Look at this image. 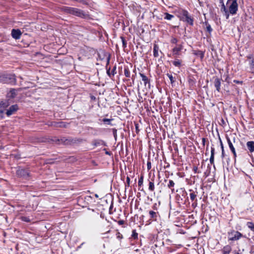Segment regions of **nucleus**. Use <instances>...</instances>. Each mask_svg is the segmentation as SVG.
Listing matches in <instances>:
<instances>
[{"label": "nucleus", "instance_id": "obj_44", "mask_svg": "<svg viewBox=\"0 0 254 254\" xmlns=\"http://www.w3.org/2000/svg\"><path fill=\"white\" fill-rule=\"evenodd\" d=\"M127 180H129L128 177L127 178Z\"/></svg>", "mask_w": 254, "mask_h": 254}, {"label": "nucleus", "instance_id": "obj_5", "mask_svg": "<svg viewBox=\"0 0 254 254\" xmlns=\"http://www.w3.org/2000/svg\"><path fill=\"white\" fill-rule=\"evenodd\" d=\"M18 110V106L17 105L11 106L6 111V114L8 116H9L14 114Z\"/></svg>", "mask_w": 254, "mask_h": 254}, {"label": "nucleus", "instance_id": "obj_26", "mask_svg": "<svg viewBox=\"0 0 254 254\" xmlns=\"http://www.w3.org/2000/svg\"><path fill=\"white\" fill-rule=\"evenodd\" d=\"M197 55H198V56H199L200 57V58L201 59H202L204 57V54L202 52H200V51L198 52V53L197 54Z\"/></svg>", "mask_w": 254, "mask_h": 254}, {"label": "nucleus", "instance_id": "obj_41", "mask_svg": "<svg viewBox=\"0 0 254 254\" xmlns=\"http://www.w3.org/2000/svg\"><path fill=\"white\" fill-rule=\"evenodd\" d=\"M23 220H25V221H28V220H27V219H23Z\"/></svg>", "mask_w": 254, "mask_h": 254}, {"label": "nucleus", "instance_id": "obj_2", "mask_svg": "<svg viewBox=\"0 0 254 254\" xmlns=\"http://www.w3.org/2000/svg\"><path fill=\"white\" fill-rule=\"evenodd\" d=\"M227 4L229 6V11L232 14L236 13L238 10L237 0H228Z\"/></svg>", "mask_w": 254, "mask_h": 254}, {"label": "nucleus", "instance_id": "obj_38", "mask_svg": "<svg viewBox=\"0 0 254 254\" xmlns=\"http://www.w3.org/2000/svg\"><path fill=\"white\" fill-rule=\"evenodd\" d=\"M95 196H96V197H98V195H97V194H96V195H95Z\"/></svg>", "mask_w": 254, "mask_h": 254}, {"label": "nucleus", "instance_id": "obj_1", "mask_svg": "<svg viewBox=\"0 0 254 254\" xmlns=\"http://www.w3.org/2000/svg\"><path fill=\"white\" fill-rule=\"evenodd\" d=\"M65 10L69 13L72 14L74 15L81 17L82 18H86L88 16V14L83 11L82 10L72 7H66L65 8Z\"/></svg>", "mask_w": 254, "mask_h": 254}, {"label": "nucleus", "instance_id": "obj_28", "mask_svg": "<svg viewBox=\"0 0 254 254\" xmlns=\"http://www.w3.org/2000/svg\"><path fill=\"white\" fill-rule=\"evenodd\" d=\"M222 8H223V9H224V11H225V15H226V18H228V17H229V14H228V11L226 10V8H225V7L224 5H223V7H222Z\"/></svg>", "mask_w": 254, "mask_h": 254}, {"label": "nucleus", "instance_id": "obj_15", "mask_svg": "<svg viewBox=\"0 0 254 254\" xmlns=\"http://www.w3.org/2000/svg\"><path fill=\"white\" fill-rule=\"evenodd\" d=\"M140 75L141 77L142 80L144 82V84L146 85L148 82L147 77L142 73H140Z\"/></svg>", "mask_w": 254, "mask_h": 254}, {"label": "nucleus", "instance_id": "obj_40", "mask_svg": "<svg viewBox=\"0 0 254 254\" xmlns=\"http://www.w3.org/2000/svg\"><path fill=\"white\" fill-rule=\"evenodd\" d=\"M147 165H148V167L149 166H150V165H149V163H148V164H147Z\"/></svg>", "mask_w": 254, "mask_h": 254}, {"label": "nucleus", "instance_id": "obj_35", "mask_svg": "<svg viewBox=\"0 0 254 254\" xmlns=\"http://www.w3.org/2000/svg\"><path fill=\"white\" fill-rule=\"evenodd\" d=\"M122 41H123V45H124V46H125L126 44H125V40H124V39H122Z\"/></svg>", "mask_w": 254, "mask_h": 254}, {"label": "nucleus", "instance_id": "obj_3", "mask_svg": "<svg viewBox=\"0 0 254 254\" xmlns=\"http://www.w3.org/2000/svg\"><path fill=\"white\" fill-rule=\"evenodd\" d=\"M180 17H181V19L182 20L187 22L188 23H189L190 25H192L193 20L190 17H189L187 11H186L185 10H183L182 11V16H180Z\"/></svg>", "mask_w": 254, "mask_h": 254}, {"label": "nucleus", "instance_id": "obj_42", "mask_svg": "<svg viewBox=\"0 0 254 254\" xmlns=\"http://www.w3.org/2000/svg\"><path fill=\"white\" fill-rule=\"evenodd\" d=\"M23 220H25V221H28V220H27V219H23Z\"/></svg>", "mask_w": 254, "mask_h": 254}, {"label": "nucleus", "instance_id": "obj_14", "mask_svg": "<svg viewBox=\"0 0 254 254\" xmlns=\"http://www.w3.org/2000/svg\"><path fill=\"white\" fill-rule=\"evenodd\" d=\"M214 148L213 147L211 148V156L210 158V162L211 164H213L214 162Z\"/></svg>", "mask_w": 254, "mask_h": 254}, {"label": "nucleus", "instance_id": "obj_9", "mask_svg": "<svg viewBox=\"0 0 254 254\" xmlns=\"http://www.w3.org/2000/svg\"><path fill=\"white\" fill-rule=\"evenodd\" d=\"M247 146L251 152L254 151V141H251L247 142Z\"/></svg>", "mask_w": 254, "mask_h": 254}, {"label": "nucleus", "instance_id": "obj_11", "mask_svg": "<svg viewBox=\"0 0 254 254\" xmlns=\"http://www.w3.org/2000/svg\"><path fill=\"white\" fill-rule=\"evenodd\" d=\"M221 82L218 78H216L214 80V85L218 91H219L220 88Z\"/></svg>", "mask_w": 254, "mask_h": 254}, {"label": "nucleus", "instance_id": "obj_30", "mask_svg": "<svg viewBox=\"0 0 254 254\" xmlns=\"http://www.w3.org/2000/svg\"><path fill=\"white\" fill-rule=\"evenodd\" d=\"M149 214L152 218H153L156 215V213L153 211H150Z\"/></svg>", "mask_w": 254, "mask_h": 254}, {"label": "nucleus", "instance_id": "obj_17", "mask_svg": "<svg viewBox=\"0 0 254 254\" xmlns=\"http://www.w3.org/2000/svg\"><path fill=\"white\" fill-rule=\"evenodd\" d=\"M165 16L164 17V18L167 20H171L173 17H174L173 15L170 14L168 13H165Z\"/></svg>", "mask_w": 254, "mask_h": 254}, {"label": "nucleus", "instance_id": "obj_36", "mask_svg": "<svg viewBox=\"0 0 254 254\" xmlns=\"http://www.w3.org/2000/svg\"><path fill=\"white\" fill-rule=\"evenodd\" d=\"M223 254H228V253L227 252H225Z\"/></svg>", "mask_w": 254, "mask_h": 254}, {"label": "nucleus", "instance_id": "obj_21", "mask_svg": "<svg viewBox=\"0 0 254 254\" xmlns=\"http://www.w3.org/2000/svg\"><path fill=\"white\" fill-rule=\"evenodd\" d=\"M149 190L151 191H153L154 190V185L153 182H149Z\"/></svg>", "mask_w": 254, "mask_h": 254}, {"label": "nucleus", "instance_id": "obj_16", "mask_svg": "<svg viewBox=\"0 0 254 254\" xmlns=\"http://www.w3.org/2000/svg\"><path fill=\"white\" fill-rule=\"evenodd\" d=\"M247 226L250 229L254 232V224L253 223L249 222L247 223Z\"/></svg>", "mask_w": 254, "mask_h": 254}, {"label": "nucleus", "instance_id": "obj_25", "mask_svg": "<svg viewBox=\"0 0 254 254\" xmlns=\"http://www.w3.org/2000/svg\"><path fill=\"white\" fill-rule=\"evenodd\" d=\"M174 185H175V184H174V182L172 180H170L168 186L169 188H171V187H174Z\"/></svg>", "mask_w": 254, "mask_h": 254}, {"label": "nucleus", "instance_id": "obj_20", "mask_svg": "<svg viewBox=\"0 0 254 254\" xmlns=\"http://www.w3.org/2000/svg\"><path fill=\"white\" fill-rule=\"evenodd\" d=\"M181 61L180 60H176L173 62V64L176 66H180L181 65Z\"/></svg>", "mask_w": 254, "mask_h": 254}, {"label": "nucleus", "instance_id": "obj_24", "mask_svg": "<svg viewBox=\"0 0 254 254\" xmlns=\"http://www.w3.org/2000/svg\"><path fill=\"white\" fill-rule=\"evenodd\" d=\"M143 176H141L140 179H139L138 180V185L139 186H141L143 184Z\"/></svg>", "mask_w": 254, "mask_h": 254}, {"label": "nucleus", "instance_id": "obj_37", "mask_svg": "<svg viewBox=\"0 0 254 254\" xmlns=\"http://www.w3.org/2000/svg\"><path fill=\"white\" fill-rule=\"evenodd\" d=\"M106 153L107 154H110V153H109L108 152H106Z\"/></svg>", "mask_w": 254, "mask_h": 254}, {"label": "nucleus", "instance_id": "obj_8", "mask_svg": "<svg viewBox=\"0 0 254 254\" xmlns=\"http://www.w3.org/2000/svg\"><path fill=\"white\" fill-rule=\"evenodd\" d=\"M17 175L21 176H23L25 178H26L28 176V173L24 169H18L17 171Z\"/></svg>", "mask_w": 254, "mask_h": 254}, {"label": "nucleus", "instance_id": "obj_31", "mask_svg": "<svg viewBox=\"0 0 254 254\" xmlns=\"http://www.w3.org/2000/svg\"><path fill=\"white\" fill-rule=\"evenodd\" d=\"M207 30L209 32H210L212 30L210 26H207Z\"/></svg>", "mask_w": 254, "mask_h": 254}, {"label": "nucleus", "instance_id": "obj_32", "mask_svg": "<svg viewBox=\"0 0 254 254\" xmlns=\"http://www.w3.org/2000/svg\"><path fill=\"white\" fill-rule=\"evenodd\" d=\"M172 42L173 43H177V40L176 39H173L172 40Z\"/></svg>", "mask_w": 254, "mask_h": 254}, {"label": "nucleus", "instance_id": "obj_33", "mask_svg": "<svg viewBox=\"0 0 254 254\" xmlns=\"http://www.w3.org/2000/svg\"><path fill=\"white\" fill-rule=\"evenodd\" d=\"M195 197V195L193 194H190V197L192 199H193Z\"/></svg>", "mask_w": 254, "mask_h": 254}, {"label": "nucleus", "instance_id": "obj_10", "mask_svg": "<svg viewBox=\"0 0 254 254\" xmlns=\"http://www.w3.org/2000/svg\"><path fill=\"white\" fill-rule=\"evenodd\" d=\"M182 47L181 45L176 47L173 49V53L174 55H178L179 52L182 50Z\"/></svg>", "mask_w": 254, "mask_h": 254}, {"label": "nucleus", "instance_id": "obj_6", "mask_svg": "<svg viewBox=\"0 0 254 254\" xmlns=\"http://www.w3.org/2000/svg\"><path fill=\"white\" fill-rule=\"evenodd\" d=\"M227 141L228 143L229 146V148H230L231 150L232 151L233 154H234V156L235 157L236 156V153L235 151V147H234V144L235 143V141L234 139L233 141H231L229 138H227Z\"/></svg>", "mask_w": 254, "mask_h": 254}, {"label": "nucleus", "instance_id": "obj_29", "mask_svg": "<svg viewBox=\"0 0 254 254\" xmlns=\"http://www.w3.org/2000/svg\"><path fill=\"white\" fill-rule=\"evenodd\" d=\"M125 74L126 77H129V74H130L129 72L127 69H125Z\"/></svg>", "mask_w": 254, "mask_h": 254}, {"label": "nucleus", "instance_id": "obj_39", "mask_svg": "<svg viewBox=\"0 0 254 254\" xmlns=\"http://www.w3.org/2000/svg\"><path fill=\"white\" fill-rule=\"evenodd\" d=\"M147 165H148V167L149 166H150V165H149V163H148V164H147Z\"/></svg>", "mask_w": 254, "mask_h": 254}, {"label": "nucleus", "instance_id": "obj_22", "mask_svg": "<svg viewBox=\"0 0 254 254\" xmlns=\"http://www.w3.org/2000/svg\"><path fill=\"white\" fill-rule=\"evenodd\" d=\"M167 75L169 77V78L170 79V80L171 81V83L172 84H173L175 82V80H174V78L173 77L172 75L169 74H167Z\"/></svg>", "mask_w": 254, "mask_h": 254}, {"label": "nucleus", "instance_id": "obj_27", "mask_svg": "<svg viewBox=\"0 0 254 254\" xmlns=\"http://www.w3.org/2000/svg\"><path fill=\"white\" fill-rule=\"evenodd\" d=\"M132 237L134 239H136L137 237V233H136L135 230L132 231Z\"/></svg>", "mask_w": 254, "mask_h": 254}, {"label": "nucleus", "instance_id": "obj_13", "mask_svg": "<svg viewBox=\"0 0 254 254\" xmlns=\"http://www.w3.org/2000/svg\"><path fill=\"white\" fill-rule=\"evenodd\" d=\"M7 95L9 98H14L16 95V90L14 89H11Z\"/></svg>", "mask_w": 254, "mask_h": 254}, {"label": "nucleus", "instance_id": "obj_34", "mask_svg": "<svg viewBox=\"0 0 254 254\" xmlns=\"http://www.w3.org/2000/svg\"><path fill=\"white\" fill-rule=\"evenodd\" d=\"M221 148H222V155H223V154H224V149H223V146L222 143H221Z\"/></svg>", "mask_w": 254, "mask_h": 254}, {"label": "nucleus", "instance_id": "obj_19", "mask_svg": "<svg viewBox=\"0 0 254 254\" xmlns=\"http://www.w3.org/2000/svg\"><path fill=\"white\" fill-rule=\"evenodd\" d=\"M251 69L252 72H254V59H253L250 63Z\"/></svg>", "mask_w": 254, "mask_h": 254}, {"label": "nucleus", "instance_id": "obj_23", "mask_svg": "<svg viewBox=\"0 0 254 254\" xmlns=\"http://www.w3.org/2000/svg\"><path fill=\"white\" fill-rule=\"evenodd\" d=\"M112 120V119H104L103 120V122L108 124V125H110L111 124V121Z\"/></svg>", "mask_w": 254, "mask_h": 254}, {"label": "nucleus", "instance_id": "obj_12", "mask_svg": "<svg viewBox=\"0 0 254 254\" xmlns=\"http://www.w3.org/2000/svg\"><path fill=\"white\" fill-rule=\"evenodd\" d=\"M159 47L156 45L155 44L154 45V48H153V55L155 57H157L159 56L158 52H159Z\"/></svg>", "mask_w": 254, "mask_h": 254}, {"label": "nucleus", "instance_id": "obj_4", "mask_svg": "<svg viewBox=\"0 0 254 254\" xmlns=\"http://www.w3.org/2000/svg\"><path fill=\"white\" fill-rule=\"evenodd\" d=\"M229 239L232 241H234L239 239L242 237V235L238 231H234L229 234Z\"/></svg>", "mask_w": 254, "mask_h": 254}, {"label": "nucleus", "instance_id": "obj_7", "mask_svg": "<svg viewBox=\"0 0 254 254\" xmlns=\"http://www.w3.org/2000/svg\"><path fill=\"white\" fill-rule=\"evenodd\" d=\"M22 34L21 31L18 29H13L11 31V35L15 39H19Z\"/></svg>", "mask_w": 254, "mask_h": 254}, {"label": "nucleus", "instance_id": "obj_43", "mask_svg": "<svg viewBox=\"0 0 254 254\" xmlns=\"http://www.w3.org/2000/svg\"><path fill=\"white\" fill-rule=\"evenodd\" d=\"M235 82H236V83H238L239 82L238 81H235Z\"/></svg>", "mask_w": 254, "mask_h": 254}, {"label": "nucleus", "instance_id": "obj_18", "mask_svg": "<svg viewBox=\"0 0 254 254\" xmlns=\"http://www.w3.org/2000/svg\"><path fill=\"white\" fill-rule=\"evenodd\" d=\"M9 79L10 80L9 82L14 83H15V78L14 75H9Z\"/></svg>", "mask_w": 254, "mask_h": 254}]
</instances>
